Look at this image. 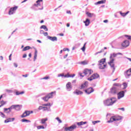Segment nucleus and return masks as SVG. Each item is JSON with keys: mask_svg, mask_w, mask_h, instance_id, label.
Here are the masks:
<instances>
[{"mask_svg": "<svg viewBox=\"0 0 131 131\" xmlns=\"http://www.w3.org/2000/svg\"><path fill=\"white\" fill-rule=\"evenodd\" d=\"M118 55H121V56H122V53L120 52H119L118 53H114L113 54H111L110 55V62H108V65H110V66H111V68H113V72H114V71H115V67H114L115 66L114 61L115 60V59H114V58L117 57Z\"/></svg>", "mask_w": 131, "mask_h": 131, "instance_id": "f257e3e1", "label": "nucleus"}, {"mask_svg": "<svg viewBox=\"0 0 131 131\" xmlns=\"http://www.w3.org/2000/svg\"><path fill=\"white\" fill-rule=\"evenodd\" d=\"M86 123V122L83 121L76 122L75 124L72 125L70 127H66L64 128V131H74V129H76V128H77V125H78V126H80L81 125H83V124H85Z\"/></svg>", "mask_w": 131, "mask_h": 131, "instance_id": "f03ea898", "label": "nucleus"}, {"mask_svg": "<svg viewBox=\"0 0 131 131\" xmlns=\"http://www.w3.org/2000/svg\"><path fill=\"white\" fill-rule=\"evenodd\" d=\"M116 99L115 98H112L111 99H107L103 101L104 105L105 106H112L113 104L116 102Z\"/></svg>", "mask_w": 131, "mask_h": 131, "instance_id": "7ed1b4c3", "label": "nucleus"}, {"mask_svg": "<svg viewBox=\"0 0 131 131\" xmlns=\"http://www.w3.org/2000/svg\"><path fill=\"white\" fill-rule=\"evenodd\" d=\"M98 66L99 69H105L107 66L106 63V58H102L98 61Z\"/></svg>", "mask_w": 131, "mask_h": 131, "instance_id": "20e7f679", "label": "nucleus"}, {"mask_svg": "<svg viewBox=\"0 0 131 131\" xmlns=\"http://www.w3.org/2000/svg\"><path fill=\"white\" fill-rule=\"evenodd\" d=\"M56 95V92H52L49 93L47 96L42 98V100H43L45 102H48L49 99H52L54 96Z\"/></svg>", "mask_w": 131, "mask_h": 131, "instance_id": "39448f33", "label": "nucleus"}, {"mask_svg": "<svg viewBox=\"0 0 131 131\" xmlns=\"http://www.w3.org/2000/svg\"><path fill=\"white\" fill-rule=\"evenodd\" d=\"M122 119V117L121 116H112L110 120L107 121V123H112L114 121H119Z\"/></svg>", "mask_w": 131, "mask_h": 131, "instance_id": "423d86ee", "label": "nucleus"}, {"mask_svg": "<svg viewBox=\"0 0 131 131\" xmlns=\"http://www.w3.org/2000/svg\"><path fill=\"white\" fill-rule=\"evenodd\" d=\"M17 9H18L17 6L11 8L8 12L9 15H13V14H15L16 11H17Z\"/></svg>", "mask_w": 131, "mask_h": 131, "instance_id": "0eeeda50", "label": "nucleus"}, {"mask_svg": "<svg viewBox=\"0 0 131 131\" xmlns=\"http://www.w3.org/2000/svg\"><path fill=\"white\" fill-rule=\"evenodd\" d=\"M125 92L124 91H122L117 93V97L118 100H120V99L123 98L124 97Z\"/></svg>", "mask_w": 131, "mask_h": 131, "instance_id": "6e6552de", "label": "nucleus"}, {"mask_svg": "<svg viewBox=\"0 0 131 131\" xmlns=\"http://www.w3.org/2000/svg\"><path fill=\"white\" fill-rule=\"evenodd\" d=\"M124 75L125 78H129V77L131 76V69H129L126 71L124 72Z\"/></svg>", "mask_w": 131, "mask_h": 131, "instance_id": "1a4fd4ad", "label": "nucleus"}, {"mask_svg": "<svg viewBox=\"0 0 131 131\" xmlns=\"http://www.w3.org/2000/svg\"><path fill=\"white\" fill-rule=\"evenodd\" d=\"M99 77V75L98 74H94L92 76L88 78V80L92 81L93 79H97Z\"/></svg>", "mask_w": 131, "mask_h": 131, "instance_id": "9d476101", "label": "nucleus"}, {"mask_svg": "<svg viewBox=\"0 0 131 131\" xmlns=\"http://www.w3.org/2000/svg\"><path fill=\"white\" fill-rule=\"evenodd\" d=\"M66 89L68 92H70L72 90V85H71V82H68L66 84Z\"/></svg>", "mask_w": 131, "mask_h": 131, "instance_id": "9b49d317", "label": "nucleus"}, {"mask_svg": "<svg viewBox=\"0 0 131 131\" xmlns=\"http://www.w3.org/2000/svg\"><path fill=\"white\" fill-rule=\"evenodd\" d=\"M94 89L93 88H88L87 90H85L84 92L86 93V94H88V95H90V94H92V93H93L94 92Z\"/></svg>", "mask_w": 131, "mask_h": 131, "instance_id": "f8f14e48", "label": "nucleus"}, {"mask_svg": "<svg viewBox=\"0 0 131 131\" xmlns=\"http://www.w3.org/2000/svg\"><path fill=\"white\" fill-rule=\"evenodd\" d=\"M47 38H48V39H50V40H51V41H58V38H57V37L56 36L52 37V36H48Z\"/></svg>", "mask_w": 131, "mask_h": 131, "instance_id": "ddd939ff", "label": "nucleus"}, {"mask_svg": "<svg viewBox=\"0 0 131 131\" xmlns=\"http://www.w3.org/2000/svg\"><path fill=\"white\" fill-rule=\"evenodd\" d=\"M129 46V42L128 40H126L123 41V42L122 43V46L123 47V48H127Z\"/></svg>", "mask_w": 131, "mask_h": 131, "instance_id": "4468645a", "label": "nucleus"}, {"mask_svg": "<svg viewBox=\"0 0 131 131\" xmlns=\"http://www.w3.org/2000/svg\"><path fill=\"white\" fill-rule=\"evenodd\" d=\"M30 115V111H26L23 115L21 116V118H24V117H26L27 116H29Z\"/></svg>", "mask_w": 131, "mask_h": 131, "instance_id": "2eb2a0df", "label": "nucleus"}, {"mask_svg": "<svg viewBox=\"0 0 131 131\" xmlns=\"http://www.w3.org/2000/svg\"><path fill=\"white\" fill-rule=\"evenodd\" d=\"M12 109H14V105H12L11 106L8 108H4V112H6V113H10Z\"/></svg>", "mask_w": 131, "mask_h": 131, "instance_id": "dca6fc26", "label": "nucleus"}, {"mask_svg": "<svg viewBox=\"0 0 131 131\" xmlns=\"http://www.w3.org/2000/svg\"><path fill=\"white\" fill-rule=\"evenodd\" d=\"M111 93L113 95L117 94V88L116 87H113L111 90Z\"/></svg>", "mask_w": 131, "mask_h": 131, "instance_id": "f3484780", "label": "nucleus"}, {"mask_svg": "<svg viewBox=\"0 0 131 131\" xmlns=\"http://www.w3.org/2000/svg\"><path fill=\"white\" fill-rule=\"evenodd\" d=\"M83 74L85 75H91V74H92V70L85 69L83 72Z\"/></svg>", "mask_w": 131, "mask_h": 131, "instance_id": "a211bd4d", "label": "nucleus"}, {"mask_svg": "<svg viewBox=\"0 0 131 131\" xmlns=\"http://www.w3.org/2000/svg\"><path fill=\"white\" fill-rule=\"evenodd\" d=\"M48 118L41 119L40 120V123H41V124H44L46 125V126H47V123L46 122L48 121Z\"/></svg>", "mask_w": 131, "mask_h": 131, "instance_id": "6ab92c4d", "label": "nucleus"}, {"mask_svg": "<svg viewBox=\"0 0 131 131\" xmlns=\"http://www.w3.org/2000/svg\"><path fill=\"white\" fill-rule=\"evenodd\" d=\"M88 83L89 82L88 81H85L84 83L82 84L80 90H83V89H85V88L88 86Z\"/></svg>", "mask_w": 131, "mask_h": 131, "instance_id": "aec40b11", "label": "nucleus"}, {"mask_svg": "<svg viewBox=\"0 0 131 131\" xmlns=\"http://www.w3.org/2000/svg\"><path fill=\"white\" fill-rule=\"evenodd\" d=\"M14 120H15V118H8V119H7L6 120H5L4 121V122L5 123H8L9 122H12L13 121H14Z\"/></svg>", "mask_w": 131, "mask_h": 131, "instance_id": "412c9836", "label": "nucleus"}, {"mask_svg": "<svg viewBox=\"0 0 131 131\" xmlns=\"http://www.w3.org/2000/svg\"><path fill=\"white\" fill-rule=\"evenodd\" d=\"M85 24V26H89L91 24V20L89 18H86V20L83 21Z\"/></svg>", "mask_w": 131, "mask_h": 131, "instance_id": "4be33fe9", "label": "nucleus"}, {"mask_svg": "<svg viewBox=\"0 0 131 131\" xmlns=\"http://www.w3.org/2000/svg\"><path fill=\"white\" fill-rule=\"evenodd\" d=\"M73 94H74L75 95H77V96H78V95H82V94H83V92L81 91L76 90V91H74L73 92Z\"/></svg>", "mask_w": 131, "mask_h": 131, "instance_id": "5701e85b", "label": "nucleus"}, {"mask_svg": "<svg viewBox=\"0 0 131 131\" xmlns=\"http://www.w3.org/2000/svg\"><path fill=\"white\" fill-rule=\"evenodd\" d=\"M13 106V109H15V110H16V111H20L21 110V106H20V105H16Z\"/></svg>", "mask_w": 131, "mask_h": 131, "instance_id": "b1692460", "label": "nucleus"}, {"mask_svg": "<svg viewBox=\"0 0 131 131\" xmlns=\"http://www.w3.org/2000/svg\"><path fill=\"white\" fill-rule=\"evenodd\" d=\"M37 58V50L36 49H35V53H34V62L36 60V59Z\"/></svg>", "mask_w": 131, "mask_h": 131, "instance_id": "393cba45", "label": "nucleus"}, {"mask_svg": "<svg viewBox=\"0 0 131 131\" xmlns=\"http://www.w3.org/2000/svg\"><path fill=\"white\" fill-rule=\"evenodd\" d=\"M106 3V0H101L100 1H98V2L95 3V5H100L101 4H105Z\"/></svg>", "mask_w": 131, "mask_h": 131, "instance_id": "a878e982", "label": "nucleus"}, {"mask_svg": "<svg viewBox=\"0 0 131 131\" xmlns=\"http://www.w3.org/2000/svg\"><path fill=\"white\" fill-rule=\"evenodd\" d=\"M30 49H31V47H30V46H26L23 49L22 51L25 52L26 51H28V50H30Z\"/></svg>", "mask_w": 131, "mask_h": 131, "instance_id": "bb28decb", "label": "nucleus"}, {"mask_svg": "<svg viewBox=\"0 0 131 131\" xmlns=\"http://www.w3.org/2000/svg\"><path fill=\"white\" fill-rule=\"evenodd\" d=\"M128 13H129V11H127L126 13H122L121 11L120 12V14L122 17H125V16H126Z\"/></svg>", "mask_w": 131, "mask_h": 131, "instance_id": "cd10ccee", "label": "nucleus"}, {"mask_svg": "<svg viewBox=\"0 0 131 131\" xmlns=\"http://www.w3.org/2000/svg\"><path fill=\"white\" fill-rule=\"evenodd\" d=\"M7 104V102L5 101L4 100H2L0 101V107H3L4 105H6Z\"/></svg>", "mask_w": 131, "mask_h": 131, "instance_id": "c85d7f7f", "label": "nucleus"}, {"mask_svg": "<svg viewBox=\"0 0 131 131\" xmlns=\"http://www.w3.org/2000/svg\"><path fill=\"white\" fill-rule=\"evenodd\" d=\"M86 15H87V16L89 17V18H92L94 16V13H91L88 12L86 13Z\"/></svg>", "mask_w": 131, "mask_h": 131, "instance_id": "c756f323", "label": "nucleus"}, {"mask_svg": "<svg viewBox=\"0 0 131 131\" xmlns=\"http://www.w3.org/2000/svg\"><path fill=\"white\" fill-rule=\"evenodd\" d=\"M25 92H24V91H22V92H18V91H16V92H15V95H16V96H19V95H23L24 94H25Z\"/></svg>", "mask_w": 131, "mask_h": 131, "instance_id": "7c9ffc66", "label": "nucleus"}, {"mask_svg": "<svg viewBox=\"0 0 131 131\" xmlns=\"http://www.w3.org/2000/svg\"><path fill=\"white\" fill-rule=\"evenodd\" d=\"M78 63L80 64V65H86V64H88V62H86L85 60H84L83 61L79 62Z\"/></svg>", "mask_w": 131, "mask_h": 131, "instance_id": "2f4dec72", "label": "nucleus"}, {"mask_svg": "<svg viewBox=\"0 0 131 131\" xmlns=\"http://www.w3.org/2000/svg\"><path fill=\"white\" fill-rule=\"evenodd\" d=\"M37 129H45L46 128V127H45L43 125H39L37 126Z\"/></svg>", "mask_w": 131, "mask_h": 131, "instance_id": "473e14b6", "label": "nucleus"}, {"mask_svg": "<svg viewBox=\"0 0 131 131\" xmlns=\"http://www.w3.org/2000/svg\"><path fill=\"white\" fill-rule=\"evenodd\" d=\"M43 1L42 0H37L36 1V4H35V6L36 7H38L39 6H40V4H39V3H40L41 2H42Z\"/></svg>", "mask_w": 131, "mask_h": 131, "instance_id": "72a5a7b5", "label": "nucleus"}, {"mask_svg": "<svg viewBox=\"0 0 131 131\" xmlns=\"http://www.w3.org/2000/svg\"><path fill=\"white\" fill-rule=\"evenodd\" d=\"M51 109V107H48L47 106H44L43 109V111H50Z\"/></svg>", "mask_w": 131, "mask_h": 131, "instance_id": "f704fd0d", "label": "nucleus"}, {"mask_svg": "<svg viewBox=\"0 0 131 131\" xmlns=\"http://www.w3.org/2000/svg\"><path fill=\"white\" fill-rule=\"evenodd\" d=\"M21 122H27V123H28L29 122H31V121L29 120L24 119L21 120Z\"/></svg>", "mask_w": 131, "mask_h": 131, "instance_id": "c9c22d12", "label": "nucleus"}, {"mask_svg": "<svg viewBox=\"0 0 131 131\" xmlns=\"http://www.w3.org/2000/svg\"><path fill=\"white\" fill-rule=\"evenodd\" d=\"M123 90H125V89L127 88V83H126V82H124L123 83Z\"/></svg>", "mask_w": 131, "mask_h": 131, "instance_id": "e433bc0d", "label": "nucleus"}, {"mask_svg": "<svg viewBox=\"0 0 131 131\" xmlns=\"http://www.w3.org/2000/svg\"><path fill=\"white\" fill-rule=\"evenodd\" d=\"M100 122H101V121H100V120L92 121V123H93V124H94V125H95V124H96V123H99Z\"/></svg>", "mask_w": 131, "mask_h": 131, "instance_id": "4c0bfd02", "label": "nucleus"}, {"mask_svg": "<svg viewBox=\"0 0 131 131\" xmlns=\"http://www.w3.org/2000/svg\"><path fill=\"white\" fill-rule=\"evenodd\" d=\"M102 52H104V50L102 49L100 51L97 52L96 53H95V56H97V55H98V54H101V53H102Z\"/></svg>", "mask_w": 131, "mask_h": 131, "instance_id": "58836bf2", "label": "nucleus"}, {"mask_svg": "<svg viewBox=\"0 0 131 131\" xmlns=\"http://www.w3.org/2000/svg\"><path fill=\"white\" fill-rule=\"evenodd\" d=\"M5 91L6 93H8V94H12V93H13V90L6 89Z\"/></svg>", "mask_w": 131, "mask_h": 131, "instance_id": "ea45409f", "label": "nucleus"}, {"mask_svg": "<svg viewBox=\"0 0 131 131\" xmlns=\"http://www.w3.org/2000/svg\"><path fill=\"white\" fill-rule=\"evenodd\" d=\"M0 116H1V117H2L3 118H5V117H6V116L5 115V114H4L3 112H0Z\"/></svg>", "mask_w": 131, "mask_h": 131, "instance_id": "a19ab883", "label": "nucleus"}, {"mask_svg": "<svg viewBox=\"0 0 131 131\" xmlns=\"http://www.w3.org/2000/svg\"><path fill=\"white\" fill-rule=\"evenodd\" d=\"M55 119H56V120H57V121H58V122H59V123H62V120H61V119H60V118H59V117H56V118H55Z\"/></svg>", "mask_w": 131, "mask_h": 131, "instance_id": "79ce46f5", "label": "nucleus"}, {"mask_svg": "<svg viewBox=\"0 0 131 131\" xmlns=\"http://www.w3.org/2000/svg\"><path fill=\"white\" fill-rule=\"evenodd\" d=\"M64 77H67V78H69V77H71V75H69V73H68L66 75H64Z\"/></svg>", "mask_w": 131, "mask_h": 131, "instance_id": "37998d69", "label": "nucleus"}, {"mask_svg": "<svg viewBox=\"0 0 131 131\" xmlns=\"http://www.w3.org/2000/svg\"><path fill=\"white\" fill-rule=\"evenodd\" d=\"M42 106H50L51 107V106H52V104H51V103H48L47 104H42Z\"/></svg>", "mask_w": 131, "mask_h": 131, "instance_id": "c03bdc74", "label": "nucleus"}, {"mask_svg": "<svg viewBox=\"0 0 131 131\" xmlns=\"http://www.w3.org/2000/svg\"><path fill=\"white\" fill-rule=\"evenodd\" d=\"M41 79H45V80H48L50 79V77L49 76H46L43 78H41Z\"/></svg>", "mask_w": 131, "mask_h": 131, "instance_id": "a18cd8bd", "label": "nucleus"}, {"mask_svg": "<svg viewBox=\"0 0 131 131\" xmlns=\"http://www.w3.org/2000/svg\"><path fill=\"white\" fill-rule=\"evenodd\" d=\"M40 29L45 30V29H47V26H46L45 25H42L40 27Z\"/></svg>", "mask_w": 131, "mask_h": 131, "instance_id": "49530a36", "label": "nucleus"}, {"mask_svg": "<svg viewBox=\"0 0 131 131\" xmlns=\"http://www.w3.org/2000/svg\"><path fill=\"white\" fill-rule=\"evenodd\" d=\"M45 106H40L38 107V110H43V108Z\"/></svg>", "mask_w": 131, "mask_h": 131, "instance_id": "de8ad7c7", "label": "nucleus"}, {"mask_svg": "<svg viewBox=\"0 0 131 131\" xmlns=\"http://www.w3.org/2000/svg\"><path fill=\"white\" fill-rule=\"evenodd\" d=\"M64 74H58V77H64Z\"/></svg>", "mask_w": 131, "mask_h": 131, "instance_id": "09e8293b", "label": "nucleus"}, {"mask_svg": "<svg viewBox=\"0 0 131 131\" xmlns=\"http://www.w3.org/2000/svg\"><path fill=\"white\" fill-rule=\"evenodd\" d=\"M118 109V110H121L122 111H124L125 110L124 107L119 108Z\"/></svg>", "mask_w": 131, "mask_h": 131, "instance_id": "8fccbe9b", "label": "nucleus"}, {"mask_svg": "<svg viewBox=\"0 0 131 131\" xmlns=\"http://www.w3.org/2000/svg\"><path fill=\"white\" fill-rule=\"evenodd\" d=\"M81 50H82L83 52H84L85 51V47H84V46H83Z\"/></svg>", "mask_w": 131, "mask_h": 131, "instance_id": "3c124183", "label": "nucleus"}, {"mask_svg": "<svg viewBox=\"0 0 131 131\" xmlns=\"http://www.w3.org/2000/svg\"><path fill=\"white\" fill-rule=\"evenodd\" d=\"M48 34H49L48 33V32L43 33L44 36H47L48 37Z\"/></svg>", "mask_w": 131, "mask_h": 131, "instance_id": "603ef678", "label": "nucleus"}, {"mask_svg": "<svg viewBox=\"0 0 131 131\" xmlns=\"http://www.w3.org/2000/svg\"><path fill=\"white\" fill-rule=\"evenodd\" d=\"M13 65H14V67H15V68H17V67H18V64L16 63H14Z\"/></svg>", "mask_w": 131, "mask_h": 131, "instance_id": "864d4df0", "label": "nucleus"}, {"mask_svg": "<svg viewBox=\"0 0 131 131\" xmlns=\"http://www.w3.org/2000/svg\"><path fill=\"white\" fill-rule=\"evenodd\" d=\"M11 57H12V54H11L9 56V60L10 61H11L12 60V58H11Z\"/></svg>", "mask_w": 131, "mask_h": 131, "instance_id": "5fc2aeb1", "label": "nucleus"}, {"mask_svg": "<svg viewBox=\"0 0 131 131\" xmlns=\"http://www.w3.org/2000/svg\"><path fill=\"white\" fill-rule=\"evenodd\" d=\"M67 57H68V54H66V55H64L63 56V59H66V58H67Z\"/></svg>", "mask_w": 131, "mask_h": 131, "instance_id": "6e6d98bb", "label": "nucleus"}, {"mask_svg": "<svg viewBox=\"0 0 131 131\" xmlns=\"http://www.w3.org/2000/svg\"><path fill=\"white\" fill-rule=\"evenodd\" d=\"M26 57H27V54H24L23 56V58H26Z\"/></svg>", "mask_w": 131, "mask_h": 131, "instance_id": "4d7b16f0", "label": "nucleus"}, {"mask_svg": "<svg viewBox=\"0 0 131 131\" xmlns=\"http://www.w3.org/2000/svg\"><path fill=\"white\" fill-rule=\"evenodd\" d=\"M40 34H43V33H45V32H44L43 30H40Z\"/></svg>", "mask_w": 131, "mask_h": 131, "instance_id": "13d9d810", "label": "nucleus"}, {"mask_svg": "<svg viewBox=\"0 0 131 131\" xmlns=\"http://www.w3.org/2000/svg\"><path fill=\"white\" fill-rule=\"evenodd\" d=\"M22 76H23V77H28V74H26V75H23Z\"/></svg>", "mask_w": 131, "mask_h": 131, "instance_id": "bf43d9fd", "label": "nucleus"}, {"mask_svg": "<svg viewBox=\"0 0 131 131\" xmlns=\"http://www.w3.org/2000/svg\"><path fill=\"white\" fill-rule=\"evenodd\" d=\"M67 14H70V15H71V11H67Z\"/></svg>", "mask_w": 131, "mask_h": 131, "instance_id": "052dcab7", "label": "nucleus"}, {"mask_svg": "<svg viewBox=\"0 0 131 131\" xmlns=\"http://www.w3.org/2000/svg\"><path fill=\"white\" fill-rule=\"evenodd\" d=\"M79 74L80 76H81V77H83V76H84V75H82V73H80Z\"/></svg>", "mask_w": 131, "mask_h": 131, "instance_id": "680f3d73", "label": "nucleus"}, {"mask_svg": "<svg viewBox=\"0 0 131 131\" xmlns=\"http://www.w3.org/2000/svg\"><path fill=\"white\" fill-rule=\"evenodd\" d=\"M103 22H104V23H108V20L105 19V20H103Z\"/></svg>", "mask_w": 131, "mask_h": 131, "instance_id": "e2e57ef3", "label": "nucleus"}, {"mask_svg": "<svg viewBox=\"0 0 131 131\" xmlns=\"http://www.w3.org/2000/svg\"><path fill=\"white\" fill-rule=\"evenodd\" d=\"M114 85H115V86H118V84L117 83H115L114 84Z\"/></svg>", "mask_w": 131, "mask_h": 131, "instance_id": "0e129e2a", "label": "nucleus"}, {"mask_svg": "<svg viewBox=\"0 0 131 131\" xmlns=\"http://www.w3.org/2000/svg\"><path fill=\"white\" fill-rule=\"evenodd\" d=\"M76 80H74L72 81V83H76Z\"/></svg>", "mask_w": 131, "mask_h": 131, "instance_id": "69168bd1", "label": "nucleus"}, {"mask_svg": "<svg viewBox=\"0 0 131 131\" xmlns=\"http://www.w3.org/2000/svg\"><path fill=\"white\" fill-rule=\"evenodd\" d=\"M59 35H60V36H64V34L60 33V34H59Z\"/></svg>", "mask_w": 131, "mask_h": 131, "instance_id": "338daca9", "label": "nucleus"}, {"mask_svg": "<svg viewBox=\"0 0 131 131\" xmlns=\"http://www.w3.org/2000/svg\"><path fill=\"white\" fill-rule=\"evenodd\" d=\"M74 76H75V74H73L72 75H71V77H72V78H73V77H74Z\"/></svg>", "mask_w": 131, "mask_h": 131, "instance_id": "774afa93", "label": "nucleus"}]
</instances>
